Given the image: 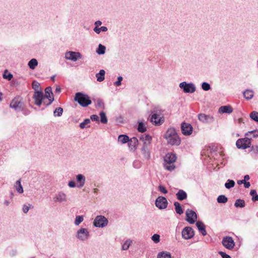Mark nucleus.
Returning a JSON list of instances; mask_svg holds the SVG:
<instances>
[{
	"instance_id": "1",
	"label": "nucleus",
	"mask_w": 258,
	"mask_h": 258,
	"mask_svg": "<svg viewBox=\"0 0 258 258\" xmlns=\"http://www.w3.org/2000/svg\"><path fill=\"white\" fill-rule=\"evenodd\" d=\"M168 144L171 146H178L181 140L174 128H169L164 135Z\"/></svg>"
},
{
	"instance_id": "2",
	"label": "nucleus",
	"mask_w": 258,
	"mask_h": 258,
	"mask_svg": "<svg viewBox=\"0 0 258 258\" xmlns=\"http://www.w3.org/2000/svg\"><path fill=\"white\" fill-rule=\"evenodd\" d=\"M74 100L83 107H87L92 103L88 95L81 92L76 94Z\"/></svg>"
},
{
	"instance_id": "3",
	"label": "nucleus",
	"mask_w": 258,
	"mask_h": 258,
	"mask_svg": "<svg viewBox=\"0 0 258 258\" xmlns=\"http://www.w3.org/2000/svg\"><path fill=\"white\" fill-rule=\"evenodd\" d=\"M108 221L103 216H97L94 219L93 224L96 227H104L107 225Z\"/></svg>"
},
{
	"instance_id": "4",
	"label": "nucleus",
	"mask_w": 258,
	"mask_h": 258,
	"mask_svg": "<svg viewBox=\"0 0 258 258\" xmlns=\"http://www.w3.org/2000/svg\"><path fill=\"white\" fill-rule=\"evenodd\" d=\"M179 87L182 89L183 92L186 93H192L196 91V87L192 83H187L186 82H182L179 84Z\"/></svg>"
},
{
	"instance_id": "5",
	"label": "nucleus",
	"mask_w": 258,
	"mask_h": 258,
	"mask_svg": "<svg viewBox=\"0 0 258 258\" xmlns=\"http://www.w3.org/2000/svg\"><path fill=\"white\" fill-rule=\"evenodd\" d=\"M10 107L14 109L16 111H20L23 109L24 103L19 97H15L11 102Z\"/></svg>"
},
{
	"instance_id": "6",
	"label": "nucleus",
	"mask_w": 258,
	"mask_h": 258,
	"mask_svg": "<svg viewBox=\"0 0 258 258\" xmlns=\"http://www.w3.org/2000/svg\"><path fill=\"white\" fill-rule=\"evenodd\" d=\"M45 99L46 98L48 101H44V105L46 106L50 105L54 100L53 93L52 92V88L51 87H47L45 89Z\"/></svg>"
},
{
	"instance_id": "7",
	"label": "nucleus",
	"mask_w": 258,
	"mask_h": 258,
	"mask_svg": "<svg viewBox=\"0 0 258 258\" xmlns=\"http://www.w3.org/2000/svg\"><path fill=\"white\" fill-rule=\"evenodd\" d=\"M33 98L34 99L35 104L38 106H40L42 103L44 104V101H45L43 92L40 91L35 92Z\"/></svg>"
},
{
	"instance_id": "8",
	"label": "nucleus",
	"mask_w": 258,
	"mask_h": 258,
	"mask_svg": "<svg viewBox=\"0 0 258 258\" xmlns=\"http://www.w3.org/2000/svg\"><path fill=\"white\" fill-rule=\"evenodd\" d=\"M222 243L226 248L229 250L232 249L235 245L234 241L233 238L230 236L224 237L222 241Z\"/></svg>"
},
{
	"instance_id": "9",
	"label": "nucleus",
	"mask_w": 258,
	"mask_h": 258,
	"mask_svg": "<svg viewBox=\"0 0 258 258\" xmlns=\"http://www.w3.org/2000/svg\"><path fill=\"white\" fill-rule=\"evenodd\" d=\"M197 219V215L195 211L192 210L187 209L186 211V221L189 224L195 223Z\"/></svg>"
},
{
	"instance_id": "10",
	"label": "nucleus",
	"mask_w": 258,
	"mask_h": 258,
	"mask_svg": "<svg viewBox=\"0 0 258 258\" xmlns=\"http://www.w3.org/2000/svg\"><path fill=\"white\" fill-rule=\"evenodd\" d=\"M89 232L87 228H81L78 231L77 233V237L82 241L87 240L89 236Z\"/></svg>"
},
{
	"instance_id": "11",
	"label": "nucleus",
	"mask_w": 258,
	"mask_h": 258,
	"mask_svg": "<svg viewBox=\"0 0 258 258\" xmlns=\"http://www.w3.org/2000/svg\"><path fill=\"white\" fill-rule=\"evenodd\" d=\"M155 205L159 209H164L167 207L168 202L165 197L159 196L156 200Z\"/></svg>"
},
{
	"instance_id": "12",
	"label": "nucleus",
	"mask_w": 258,
	"mask_h": 258,
	"mask_svg": "<svg viewBox=\"0 0 258 258\" xmlns=\"http://www.w3.org/2000/svg\"><path fill=\"white\" fill-rule=\"evenodd\" d=\"M82 55L79 52L69 51L66 53L65 58L67 59L76 61L78 58H81Z\"/></svg>"
},
{
	"instance_id": "13",
	"label": "nucleus",
	"mask_w": 258,
	"mask_h": 258,
	"mask_svg": "<svg viewBox=\"0 0 258 258\" xmlns=\"http://www.w3.org/2000/svg\"><path fill=\"white\" fill-rule=\"evenodd\" d=\"M194 235V231L190 227H185L182 231V236L185 239L192 238Z\"/></svg>"
},
{
	"instance_id": "14",
	"label": "nucleus",
	"mask_w": 258,
	"mask_h": 258,
	"mask_svg": "<svg viewBox=\"0 0 258 258\" xmlns=\"http://www.w3.org/2000/svg\"><path fill=\"white\" fill-rule=\"evenodd\" d=\"M150 121L155 125H160L164 122V119L163 117H160L159 115L154 113L152 115Z\"/></svg>"
},
{
	"instance_id": "15",
	"label": "nucleus",
	"mask_w": 258,
	"mask_h": 258,
	"mask_svg": "<svg viewBox=\"0 0 258 258\" xmlns=\"http://www.w3.org/2000/svg\"><path fill=\"white\" fill-rule=\"evenodd\" d=\"M181 128L182 133L184 135L188 136L192 133V127L189 123L185 122L182 123L181 125Z\"/></svg>"
},
{
	"instance_id": "16",
	"label": "nucleus",
	"mask_w": 258,
	"mask_h": 258,
	"mask_svg": "<svg viewBox=\"0 0 258 258\" xmlns=\"http://www.w3.org/2000/svg\"><path fill=\"white\" fill-rule=\"evenodd\" d=\"M67 200V195L62 191L58 192L54 198V201L55 202H66Z\"/></svg>"
},
{
	"instance_id": "17",
	"label": "nucleus",
	"mask_w": 258,
	"mask_h": 258,
	"mask_svg": "<svg viewBox=\"0 0 258 258\" xmlns=\"http://www.w3.org/2000/svg\"><path fill=\"white\" fill-rule=\"evenodd\" d=\"M140 139L143 143V147H149L151 143L152 137L149 135H142L140 137Z\"/></svg>"
},
{
	"instance_id": "18",
	"label": "nucleus",
	"mask_w": 258,
	"mask_h": 258,
	"mask_svg": "<svg viewBox=\"0 0 258 258\" xmlns=\"http://www.w3.org/2000/svg\"><path fill=\"white\" fill-rule=\"evenodd\" d=\"M199 119L204 123L211 122L213 121V117L205 114L201 113L198 115Z\"/></svg>"
},
{
	"instance_id": "19",
	"label": "nucleus",
	"mask_w": 258,
	"mask_h": 258,
	"mask_svg": "<svg viewBox=\"0 0 258 258\" xmlns=\"http://www.w3.org/2000/svg\"><path fill=\"white\" fill-rule=\"evenodd\" d=\"M128 143V146L132 150H135L138 145V140L136 137H133L129 140Z\"/></svg>"
},
{
	"instance_id": "20",
	"label": "nucleus",
	"mask_w": 258,
	"mask_h": 258,
	"mask_svg": "<svg viewBox=\"0 0 258 258\" xmlns=\"http://www.w3.org/2000/svg\"><path fill=\"white\" fill-rule=\"evenodd\" d=\"M233 111V109L230 105L222 106L219 108L218 112L220 113L230 114Z\"/></svg>"
},
{
	"instance_id": "21",
	"label": "nucleus",
	"mask_w": 258,
	"mask_h": 258,
	"mask_svg": "<svg viewBox=\"0 0 258 258\" xmlns=\"http://www.w3.org/2000/svg\"><path fill=\"white\" fill-rule=\"evenodd\" d=\"M196 226L200 231L203 236L207 235V232L206 230V226L205 224L201 221H197L196 223Z\"/></svg>"
},
{
	"instance_id": "22",
	"label": "nucleus",
	"mask_w": 258,
	"mask_h": 258,
	"mask_svg": "<svg viewBox=\"0 0 258 258\" xmlns=\"http://www.w3.org/2000/svg\"><path fill=\"white\" fill-rule=\"evenodd\" d=\"M76 179H77V182L79 183V184L77 186L79 188L82 187L85 183V180H86L85 177L82 174H78L76 176Z\"/></svg>"
},
{
	"instance_id": "23",
	"label": "nucleus",
	"mask_w": 258,
	"mask_h": 258,
	"mask_svg": "<svg viewBox=\"0 0 258 258\" xmlns=\"http://www.w3.org/2000/svg\"><path fill=\"white\" fill-rule=\"evenodd\" d=\"M176 155L173 153H168L164 157V161H176Z\"/></svg>"
},
{
	"instance_id": "24",
	"label": "nucleus",
	"mask_w": 258,
	"mask_h": 258,
	"mask_svg": "<svg viewBox=\"0 0 258 258\" xmlns=\"http://www.w3.org/2000/svg\"><path fill=\"white\" fill-rule=\"evenodd\" d=\"M177 199L179 201H183L187 198V195L185 191L179 189L176 194Z\"/></svg>"
},
{
	"instance_id": "25",
	"label": "nucleus",
	"mask_w": 258,
	"mask_h": 258,
	"mask_svg": "<svg viewBox=\"0 0 258 258\" xmlns=\"http://www.w3.org/2000/svg\"><path fill=\"white\" fill-rule=\"evenodd\" d=\"M211 150L210 149V147H206L204 149H203L201 152V156H202V160H212V158L211 157V155H208V156L206 155V153L209 150Z\"/></svg>"
},
{
	"instance_id": "26",
	"label": "nucleus",
	"mask_w": 258,
	"mask_h": 258,
	"mask_svg": "<svg viewBox=\"0 0 258 258\" xmlns=\"http://www.w3.org/2000/svg\"><path fill=\"white\" fill-rule=\"evenodd\" d=\"M251 137L245 136L243 138V149H245L250 147Z\"/></svg>"
},
{
	"instance_id": "27",
	"label": "nucleus",
	"mask_w": 258,
	"mask_h": 258,
	"mask_svg": "<svg viewBox=\"0 0 258 258\" xmlns=\"http://www.w3.org/2000/svg\"><path fill=\"white\" fill-rule=\"evenodd\" d=\"M253 92L252 90H246L243 92V96L247 100H250L253 97Z\"/></svg>"
},
{
	"instance_id": "28",
	"label": "nucleus",
	"mask_w": 258,
	"mask_h": 258,
	"mask_svg": "<svg viewBox=\"0 0 258 258\" xmlns=\"http://www.w3.org/2000/svg\"><path fill=\"white\" fill-rule=\"evenodd\" d=\"M105 71L104 70H100L98 73L96 74L97 81L102 82L105 79Z\"/></svg>"
},
{
	"instance_id": "29",
	"label": "nucleus",
	"mask_w": 258,
	"mask_h": 258,
	"mask_svg": "<svg viewBox=\"0 0 258 258\" xmlns=\"http://www.w3.org/2000/svg\"><path fill=\"white\" fill-rule=\"evenodd\" d=\"M174 163V162H164L163 167L165 169L171 171L175 168Z\"/></svg>"
},
{
	"instance_id": "30",
	"label": "nucleus",
	"mask_w": 258,
	"mask_h": 258,
	"mask_svg": "<svg viewBox=\"0 0 258 258\" xmlns=\"http://www.w3.org/2000/svg\"><path fill=\"white\" fill-rule=\"evenodd\" d=\"M142 152L146 160H149L150 157V151L148 147H143Z\"/></svg>"
},
{
	"instance_id": "31",
	"label": "nucleus",
	"mask_w": 258,
	"mask_h": 258,
	"mask_svg": "<svg viewBox=\"0 0 258 258\" xmlns=\"http://www.w3.org/2000/svg\"><path fill=\"white\" fill-rule=\"evenodd\" d=\"M157 258H171V255L169 252L163 251L158 253Z\"/></svg>"
},
{
	"instance_id": "32",
	"label": "nucleus",
	"mask_w": 258,
	"mask_h": 258,
	"mask_svg": "<svg viewBox=\"0 0 258 258\" xmlns=\"http://www.w3.org/2000/svg\"><path fill=\"white\" fill-rule=\"evenodd\" d=\"M175 207V210L177 214L181 215L183 213V210L181 207L180 203L178 202H175L174 203Z\"/></svg>"
},
{
	"instance_id": "33",
	"label": "nucleus",
	"mask_w": 258,
	"mask_h": 258,
	"mask_svg": "<svg viewBox=\"0 0 258 258\" xmlns=\"http://www.w3.org/2000/svg\"><path fill=\"white\" fill-rule=\"evenodd\" d=\"M129 137L125 135H121L118 136V141L122 144L127 143L129 141Z\"/></svg>"
},
{
	"instance_id": "34",
	"label": "nucleus",
	"mask_w": 258,
	"mask_h": 258,
	"mask_svg": "<svg viewBox=\"0 0 258 258\" xmlns=\"http://www.w3.org/2000/svg\"><path fill=\"white\" fill-rule=\"evenodd\" d=\"M138 131L141 133H144L146 131L147 128L142 121H138Z\"/></svg>"
},
{
	"instance_id": "35",
	"label": "nucleus",
	"mask_w": 258,
	"mask_h": 258,
	"mask_svg": "<svg viewBox=\"0 0 258 258\" xmlns=\"http://www.w3.org/2000/svg\"><path fill=\"white\" fill-rule=\"evenodd\" d=\"M245 136H248L249 137H251V139L252 138H255L258 137V130H254L250 132H247L245 134Z\"/></svg>"
},
{
	"instance_id": "36",
	"label": "nucleus",
	"mask_w": 258,
	"mask_h": 258,
	"mask_svg": "<svg viewBox=\"0 0 258 258\" xmlns=\"http://www.w3.org/2000/svg\"><path fill=\"white\" fill-rule=\"evenodd\" d=\"M37 65L38 61L35 58L31 59L28 62V66L32 70H34Z\"/></svg>"
},
{
	"instance_id": "37",
	"label": "nucleus",
	"mask_w": 258,
	"mask_h": 258,
	"mask_svg": "<svg viewBox=\"0 0 258 258\" xmlns=\"http://www.w3.org/2000/svg\"><path fill=\"white\" fill-rule=\"evenodd\" d=\"M15 187L16 188V190L17 191L20 193L22 194L23 192V188L21 183V179H19L17 180L16 182Z\"/></svg>"
},
{
	"instance_id": "38",
	"label": "nucleus",
	"mask_w": 258,
	"mask_h": 258,
	"mask_svg": "<svg viewBox=\"0 0 258 258\" xmlns=\"http://www.w3.org/2000/svg\"><path fill=\"white\" fill-rule=\"evenodd\" d=\"M106 47L105 46L99 44L96 50V53L98 54H104L105 53Z\"/></svg>"
},
{
	"instance_id": "39",
	"label": "nucleus",
	"mask_w": 258,
	"mask_h": 258,
	"mask_svg": "<svg viewBox=\"0 0 258 258\" xmlns=\"http://www.w3.org/2000/svg\"><path fill=\"white\" fill-rule=\"evenodd\" d=\"M250 195L251 196V200L252 202L258 201V195L255 189H252L250 191Z\"/></svg>"
},
{
	"instance_id": "40",
	"label": "nucleus",
	"mask_w": 258,
	"mask_h": 258,
	"mask_svg": "<svg viewBox=\"0 0 258 258\" xmlns=\"http://www.w3.org/2000/svg\"><path fill=\"white\" fill-rule=\"evenodd\" d=\"M63 110L61 107H57L55 108L53 111V115L54 116H60L62 115Z\"/></svg>"
},
{
	"instance_id": "41",
	"label": "nucleus",
	"mask_w": 258,
	"mask_h": 258,
	"mask_svg": "<svg viewBox=\"0 0 258 258\" xmlns=\"http://www.w3.org/2000/svg\"><path fill=\"white\" fill-rule=\"evenodd\" d=\"M99 115L100 116V121L101 123L104 124L107 123L108 120L106 115V113L102 111L100 113Z\"/></svg>"
},
{
	"instance_id": "42",
	"label": "nucleus",
	"mask_w": 258,
	"mask_h": 258,
	"mask_svg": "<svg viewBox=\"0 0 258 258\" xmlns=\"http://www.w3.org/2000/svg\"><path fill=\"white\" fill-rule=\"evenodd\" d=\"M249 116L252 120L258 122V112L255 111H252L250 113Z\"/></svg>"
},
{
	"instance_id": "43",
	"label": "nucleus",
	"mask_w": 258,
	"mask_h": 258,
	"mask_svg": "<svg viewBox=\"0 0 258 258\" xmlns=\"http://www.w3.org/2000/svg\"><path fill=\"white\" fill-rule=\"evenodd\" d=\"M228 201L227 198L224 195H220L217 198V202L219 203L224 204Z\"/></svg>"
},
{
	"instance_id": "44",
	"label": "nucleus",
	"mask_w": 258,
	"mask_h": 258,
	"mask_svg": "<svg viewBox=\"0 0 258 258\" xmlns=\"http://www.w3.org/2000/svg\"><path fill=\"white\" fill-rule=\"evenodd\" d=\"M13 75L11 73H8V70H5L3 74V78L10 81L13 78Z\"/></svg>"
},
{
	"instance_id": "45",
	"label": "nucleus",
	"mask_w": 258,
	"mask_h": 258,
	"mask_svg": "<svg viewBox=\"0 0 258 258\" xmlns=\"http://www.w3.org/2000/svg\"><path fill=\"white\" fill-rule=\"evenodd\" d=\"M132 242V241L131 240H126L122 244V249L123 250H127L129 248Z\"/></svg>"
},
{
	"instance_id": "46",
	"label": "nucleus",
	"mask_w": 258,
	"mask_h": 258,
	"mask_svg": "<svg viewBox=\"0 0 258 258\" xmlns=\"http://www.w3.org/2000/svg\"><path fill=\"white\" fill-rule=\"evenodd\" d=\"M235 185V182L232 180H228V182L225 183V186L226 188L229 189L233 187Z\"/></svg>"
},
{
	"instance_id": "47",
	"label": "nucleus",
	"mask_w": 258,
	"mask_h": 258,
	"mask_svg": "<svg viewBox=\"0 0 258 258\" xmlns=\"http://www.w3.org/2000/svg\"><path fill=\"white\" fill-rule=\"evenodd\" d=\"M90 123V119L87 118L85 119L83 122H81L80 124V127L83 129L85 127H86V125H88Z\"/></svg>"
},
{
	"instance_id": "48",
	"label": "nucleus",
	"mask_w": 258,
	"mask_h": 258,
	"mask_svg": "<svg viewBox=\"0 0 258 258\" xmlns=\"http://www.w3.org/2000/svg\"><path fill=\"white\" fill-rule=\"evenodd\" d=\"M84 218L82 216H77L75 220V224L78 226L82 222H83Z\"/></svg>"
},
{
	"instance_id": "49",
	"label": "nucleus",
	"mask_w": 258,
	"mask_h": 258,
	"mask_svg": "<svg viewBox=\"0 0 258 258\" xmlns=\"http://www.w3.org/2000/svg\"><path fill=\"white\" fill-rule=\"evenodd\" d=\"M202 88L204 91H208L211 89L210 85L207 82H203L202 84Z\"/></svg>"
},
{
	"instance_id": "50",
	"label": "nucleus",
	"mask_w": 258,
	"mask_h": 258,
	"mask_svg": "<svg viewBox=\"0 0 258 258\" xmlns=\"http://www.w3.org/2000/svg\"><path fill=\"white\" fill-rule=\"evenodd\" d=\"M32 88L35 90L36 91H39V88L40 86V84L37 82L36 81H34L32 84Z\"/></svg>"
},
{
	"instance_id": "51",
	"label": "nucleus",
	"mask_w": 258,
	"mask_h": 258,
	"mask_svg": "<svg viewBox=\"0 0 258 258\" xmlns=\"http://www.w3.org/2000/svg\"><path fill=\"white\" fill-rule=\"evenodd\" d=\"M152 240L156 243L160 241V235L157 234H155L152 236Z\"/></svg>"
},
{
	"instance_id": "52",
	"label": "nucleus",
	"mask_w": 258,
	"mask_h": 258,
	"mask_svg": "<svg viewBox=\"0 0 258 258\" xmlns=\"http://www.w3.org/2000/svg\"><path fill=\"white\" fill-rule=\"evenodd\" d=\"M158 189L160 192L164 194H166L168 192L167 190L166 189V188L161 185H159L158 186Z\"/></svg>"
},
{
	"instance_id": "53",
	"label": "nucleus",
	"mask_w": 258,
	"mask_h": 258,
	"mask_svg": "<svg viewBox=\"0 0 258 258\" xmlns=\"http://www.w3.org/2000/svg\"><path fill=\"white\" fill-rule=\"evenodd\" d=\"M97 106L101 108H104V104L103 101L101 100L98 99L97 101Z\"/></svg>"
},
{
	"instance_id": "54",
	"label": "nucleus",
	"mask_w": 258,
	"mask_h": 258,
	"mask_svg": "<svg viewBox=\"0 0 258 258\" xmlns=\"http://www.w3.org/2000/svg\"><path fill=\"white\" fill-rule=\"evenodd\" d=\"M123 78L121 76H119L118 78H117V81H116L114 84V85L116 86H119L121 84V81L122 80Z\"/></svg>"
},
{
	"instance_id": "55",
	"label": "nucleus",
	"mask_w": 258,
	"mask_h": 258,
	"mask_svg": "<svg viewBox=\"0 0 258 258\" xmlns=\"http://www.w3.org/2000/svg\"><path fill=\"white\" fill-rule=\"evenodd\" d=\"M234 206L236 207H242V200L238 199L236 200V202L234 204Z\"/></svg>"
},
{
	"instance_id": "56",
	"label": "nucleus",
	"mask_w": 258,
	"mask_h": 258,
	"mask_svg": "<svg viewBox=\"0 0 258 258\" xmlns=\"http://www.w3.org/2000/svg\"><path fill=\"white\" fill-rule=\"evenodd\" d=\"M219 254L222 256V258H231L230 255L223 251H219Z\"/></svg>"
},
{
	"instance_id": "57",
	"label": "nucleus",
	"mask_w": 258,
	"mask_h": 258,
	"mask_svg": "<svg viewBox=\"0 0 258 258\" xmlns=\"http://www.w3.org/2000/svg\"><path fill=\"white\" fill-rule=\"evenodd\" d=\"M236 145L237 148L241 149L242 148V139H239L236 143Z\"/></svg>"
},
{
	"instance_id": "58",
	"label": "nucleus",
	"mask_w": 258,
	"mask_h": 258,
	"mask_svg": "<svg viewBox=\"0 0 258 258\" xmlns=\"http://www.w3.org/2000/svg\"><path fill=\"white\" fill-rule=\"evenodd\" d=\"M215 155H216L217 157H214V160H221L220 157L222 158L221 160H224V158H223V155H222V154H221L220 153H215Z\"/></svg>"
},
{
	"instance_id": "59",
	"label": "nucleus",
	"mask_w": 258,
	"mask_h": 258,
	"mask_svg": "<svg viewBox=\"0 0 258 258\" xmlns=\"http://www.w3.org/2000/svg\"><path fill=\"white\" fill-rule=\"evenodd\" d=\"M90 118L92 121H98L99 120V117L98 116V115H95V114L92 115L90 116Z\"/></svg>"
},
{
	"instance_id": "60",
	"label": "nucleus",
	"mask_w": 258,
	"mask_h": 258,
	"mask_svg": "<svg viewBox=\"0 0 258 258\" xmlns=\"http://www.w3.org/2000/svg\"><path fill=\"white\" fill-rule=\"evenodd\" d=\"M243 184L244 187L246 188H249L250 186V183L249 182L247 181H244V180H243Z\"/></svg>"
},
{
	"instance_id": "61",
	"label": "nucleus",
	"mask_w": 258,
	"mask_h": 258,
	"mask_svg": "<svg viewBox=\"0 0 258 258\" xmlns=\"http://www.w3.org/2000/svg\"><path fill=\"white\" fill-rule=\"evenodd\" d=\"M68 185L70 187H76V183H75V182L74 181L71 180V181H69V182L68 183Z\"/></svg>"
},
{
	"instance_id": "62",
	"label": "nucleus",
	"mask_w": 258,
	"mask_h": 258,
	"mask_svg": "<svg viewBox=\"0 0 258 258\" xmlns=\"http://www.w3.org/2000/svg\"><path fill=\"white\" fill-rule=\"evenodd\" d=\"M29 210V207L26 205H24L23 207V211L24 213H27Z\"/></svg>"
},
{
	"instance_id": "63",
	"label": "nucleus",
	"mask_w": 258,
	"mask_h": 258,
	"mask_svg": "<svg viewBox=\"0 0 258 258\" xmlns=\"http://www.w3.org/2000/svg\"><path fill=\"white\" fill-rule=\"evenodd\" d=\"M251 150L255 153H258V146H252Z\"/></svg>"
},
{
	"instance_id": "64",
	"label": "nucleus",
	"mask_w": 258,
	"mask_h": 258,
	"mask_svg": "<svg viewBox=\"0 0 258 258\" xmlns=\"http://www.w3.org/2000/svg\"><path fill=\"white\" fill-rule=\"evenodd\" d=\"M133 166L135 168H139L141 166L140 162H134Z\"/></svg>"
}]
</instances>
